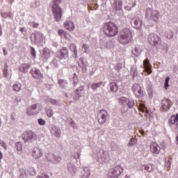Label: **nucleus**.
Returning <instances> with one entry per match:
<instances>
[{
  "mask_svg": "<svg viewBox=\"0 0 178 178\" xmlns=\"http://www.w3.org/2000/svg\"><path fill=\"white\" fill-rule=\"evenodd\" d=\"M139 106H140V108H139V109H140V111H141V109H145V104H140V105H139Z\"/></svg>",
  "mask_w": 178,
  "mask_h": 178,
  "instance_id": "nucleus-50",
  "label": "nucleus"
},
{
  "mask_svg": "<svg viewBox=\"0 0 178 178\" xmlns=\"http://www.w3.org/2000/svg\"><path fill=\"white\" fill-rule=\"evenodd\" d=\"M40 113V111L37 109V104L29 106L26 109V115L28 116H34Z\"/></svg>",
  "mask_w": 178,
  "mask_h": 178,
  "instance_id": "nucleus-10",
  "label": "nucleus"
},
{
  "mask_svg": "<svg viewBox=\"0 0 178 178\" xmlns=\"http://www.w3.org/2000/svg\"><path fill=\"white\" fill-rule=\"evenodd\" d=\"M3 158V154H2V152H0V160Z\"/></svg>",
  "mask_w": 178,
  "mask_h": 178,
  "instance_id": "nucleus-57",
  "label": "nucleus"
},
{
  "mask_svg": "<svg viewBox=\"0 0 178 178\" xmlns=\"http://www.w3.org/2000/svg\"><path fill=\"white\" fill-rule=\"evenodd\" d=\"M38 124H40V126H45V120H42V119H39L38 120Z\"/></svg>",
  "mask_w": 178,
  "mask_h": 178,
  "instance_id": "nucleus-44",
  "label": "nucleus"
},
{
  "mask_svg": "<svg viewBox=\"0 0 178 178\" xmlns=\"http://www.w3.org/2000/svg\"><path fill=\"white\" fill-rule=\"evenodd\" d=\"M13 91H15L16 92H19V91H21L22 90V83H15L13 86Z\"/></svg>",
  "mask_w": 178,
  "mask_h": 178,
  "instance_id": "nucleus-29",
  "label": "nucleus"
},
{
  "mask_svg": "<svg viewBox=\"0 0 178 178\" xmlns=\"http://www.w3.org/2000/svg\"><path fill=\"white\" fill-rule=\"evenodd\" d=\"M37 178H49V177L48 175H44V177L39 175Z\"/></svg>",
  "mask_w": 178,
  "mask_h": 178,
  "instance_id": "nucleus-53",
  "label": "nucleus"
},
{
  "mask_svg": "<svg viewBox=\"0 0 178 178\" xmlns=\"http://www.w3.org/2000/svg\"><path fill=\"white\" fill-rule=\"evenodd\" d=\"M125 10H131V7L129 6H125Z\"/></svg>",
  "mask_w": 178,
  "mask_h": 178,
  "instance_id": "nucleus-54",
  "label": "nucleus"
},
{
  "mask_svg": "<svg viewBox=\"0 0 178 178\" xmlns=\"http://www.w3.org/2000/svg\"><path fill=\"white\" fill-rule=\"evenodd\" d=\"M77 95H79V97L81 98L84 95V86H79L77 89L75 90Z\"/></svg>",
  "mask_w": 178,
  "mask_h": 178,
  "instance_id": "nucleus-26",
  "label": "nucleus"
},
{
  "mask_svg": "<svg viewBox=\"0 0 178 178\" xmlns=\"http://www.w3.org/2000/svg\"><path fill=\"white\" fill-rule=\"evenodd\" d=\"M122 173H123V168H122L120 166L115 167L113 171V178L119 177Z\"/></svg>",
  "mask_w": 178,
  "mask_h": 178,
  "instance_id": "nucleus-19",
  "label": "nucleus"
},
{
  "mask_svg": "<svg viewBox=\"0 0 178 178\" xmlns=\"http://www.w3.org/2000/svg\"><path fill=\"white\" fill-rule=\"evenodd\" d=\"M83 174L82 175V178H88L90 177L91 172H90V169L88 168H85L83 169Z\"/></svg>",
  "mask_w": 178,
  "mask_h": 178,
  "instance_id": "nucleus-30",
  "label": "nucleus"
},
{
  "mask_svg": "<svg viewBox=\"0 0 178 178\" xmlns=\"http://www.w3.org/2000/svg\"><path fill=\"white\" fill-rule=\"evenodd\" d=\"M20 31H21V33H23V31H24V28H20Z\"/></svg>",
  "mask_w": 178,
  "mask_h": 178,
  "instance_id": "nucleus-60",
  "label": "nucleus"
},
{
  "mask_svg": "<svg viewBox=\"0 0 178 178\" xmlns=\"http://www.w3.org/2000/svg\"><path fill=\"white\" fill-rule=\"evenodd\" d=\"M140 112H143V113L146 114H149V110L147 109V108H145V109H141Z\"/></svg>",
  "mask_w": 178,
  "mask_h": 178,
  "instance_id": "nucleus-49",
  "label": "nucleus"
},
{
  "mask_svg": "<svg viewBox=\"0 0 178 178\" xmlns=\"http://www.w3.org/2000/svg\"><path fill=\"white\" fill-rule=\"evenodd\" d=\"M43 58L44 59H48L51 57V51L48 48L43 49Z\"/></svg>",
  "mask_w": 178,
  "mask_h": 178,
  "instance_id": "nucleus-23",
  "label": "nucleus"
},
{
  "mask_svg": "<svg viewBox=\"0 0 178 178\" xmlns=\"http://www.w3.org/2000/svg\"><path fill=\"white\" fill-rule=\"evenodd\" d=\"M73 81H74V86H77V83H78V80H77V74H74V76L72 78Z\"/></svg>",
  "mask_w": 178,
  "mask_h": 178,
  "instance_id": "nucleus-43",
  "label": "nucleus"
},
{
  "mask_svg": "<svg viewBox=\"0 0 178 178\" xmlns=\"http://www.w3.org/2000/svg\"><path fill=\"white\" fill-rule=\"evenodd\" d=\"M3 54H4V55H8V52L6 51V50L5 49H3Z\"/></svg>",
  "mask_w": 178,
  "mask_h": 178,
  "instance_id": "nucleus-58",
  "label": "nucleus"
},
{
  "mask_svg": "<svg viewBox=\"0 0 178 178\" xmlns=\"http://www.w3.org/2000/svg\"><path fill=\"white\" fill-rule=\"evenodd\" d=\"M168 124L170 127H173V125H175L173 130H174V131H177V130H178V113L176 115H172L170 117V118L168 120Z\"/></svg>",
  "mask_w": 178,
  "mask_h": 178,
  "instance_id": "nucleus-8",
  "label": "nucleus"
},
{
  "mask_svg": "<svg viewBox=\"0 0 178 178\" xmlns=\"http://www.w3.org/2000/svg\"><path fill=\"white\" fill-rule=\"evenodd\" d=\"M70 49L72 52L74 53V55L75 56V58H77V47H76V44H74V43H72L70 44Z\"/></svg>",
  "mask_w": 178,
  "mask_h": 178,
  "instance_id": "nucleus-25",
  "label": "nucleus"
},
{
  "mask_svg": "<svg viewBox=\"0 0 178 178\" xmlns=\"http://www.w3.org/2000/svg\"><path fill=\"white\" fill-rule=\"evenodd\" d=\"M145 18L148 20H153L155 23L159 22V13L156 10H152L150 8L146 9Z\"/></svg>",
  "mask_w": 178,
  "mask_h": 178,
  "instance_id": "nucleus-3",
  "label": "nucleus"
},
{
  "mask_svg": "<svg viewBox=\"0 0 178 178\" xmlns=\"http://www.w3.org/2000/svg\"><path fill=\"white\" fill-rule=\"evenodd\" d=\"M142 52L141 47L138 44H137L135 47L134 51L133 52V54L134 56H138L140 55V53Z\"/></svg>",
  "mask_w": 178,
  "mask_h": 178,
  "instance_id": "nucleus-28",
  "label": "nucleus"
},
{
  "mask_svg": "<svg viewBox=\"0 0 178 178\" xmlns=\"http://www.w3.org/2000/svg\"><path fill=\"white\" fill-rule=\"evenodd\" d=\"M137 138H132L130 139L128 145L129 147H133V145H134L135 144H137Z\"/></svg>",
  "mask_w": 178,
  "mask_h": 178,
  "instance_id": "nucleus-34",
  "label": "nucleus"
},
{
  "mask_svg": "<svg viewBox=\"0 0 178 178\" xmlns=\"http://www.w3.org/2000/svg\"><path fill=\"white\" fill-rule=\"evenodd\" d=\"M131 72L132 73L133 77H136V76H137V70H136V69H132Z\"/></svg>",
  "mask_w": 178,
  "mask_h": 178,
  "instance_id": "nucleus-48",
  "label": "nucleus"
},
{
  "mask_svg": "<svg viewBox=\"0 0 178 178\" xmlns=\"http://www.w3.org/2000/svg\"><path fill=\"white\" fill-rule=\"evenodd\" d=\"M64 83H66V81H65L63 79L58 80V84H60L62 86V84H64Z\"/></svg>",
  "mask_w": 178,
  "mask_h": 178,
  "instance_id": "nucleus-51",
  "label": "nucleus"
},
{
  "mask_svg": "<svg viewBox=\"0 0 178 178\" xmlns=\"http://www.w3.org/2000/svg\"><path fill=\"white\" fill-rule=\"evenodd\" d=\"M24 143H32L33 140H37V134L33 131H26L22 134Z\"/></svg>",
  "mask_w": 178,
  "mask_h": 178,
  "instance_id": "nucleus-4",
  "label": "nucleus"
},
{
  "mask_svg": "<svg viewBox=\"0 0 178 178\" xmlns=\"http://www.w3.org/2000/svg\"><path fill=\"white\" fill-rule=\"evenodd\" d=\"M70 35H66V37H65V40H67L69 38Z\"/></svg>",
  "mask_w": 178,
  "mask_h": 178,
  "instance_id": "nucleus-64",
  "label": "nucleus"
},
{
  "mask_svg": "<svg viewBox=\"0 0 178 178\" xmlns=\"http://www.w3.org/2000/svg\"><path fill=\"white\" fill-rule=\"evenodd\" d=\"M71 124H76V122H74V121H72Z\"/></svg>",
  "mask_w": 178,
  "mask_h": 178,
  "instance_id": "nucleus-61",
  "label": "nucleus"
},
{
  "mask_svg": "<svg viewBox=\"0 0 178 178\" xmlns=\"http://www.w3.org/2000/svg\"><path fill=\"white\" fill-rule=\"evenodd\" d=\"M161 108L164 112H168L170 109V100L169 99L162 100Z\"/></svg>",
  "mask_w": 178,
  "mask_h": 178,
  "instance_id": "nucleus-17",
  "label": "nucleus"
},
{
  "mask_svg": "<svg viewBox=\"0 0 178 178\" xmlns=\"http://www.w3.org/2000/svg\"><path fill=\"white\" fill-rule=\"evenodd\" d=\"M1 147H3V148H4V149H6V150L8 149V145L3 140H1Z\"/></svg>",
  "mask_w": 178,
  "mask_h": 178,
  "instance_id": "nucleus-47",
  "label": "nucleus"
},
{
  "mask_svg": "<svg viewBox=\"0 0 178 178\" xmlns=\"http://www.w3.org/2000/svg\"><path fill=\"white\" fill-rule=\"evenodd\" d=\"M89 47L88 44H83L82 46V49H83L84 52H86V54H88V49H89Z\"/></svg>",
  "mask_w": 178,
  "mask_h": 178,
  "instance_id": "nucleus-40",
  "label": "nucleus"
},
{
  "mask_svg": "<svg viewBox=\"0 0 178 178\" xmlns=\"http://www.w3.org/2000/svg\"><path fill=\"white\" fill-rule=\"evenodd\" d=\"M127 105L128 108H129V109H131L133 108V106H134V100L128 99Z\"/></svg>",
  "mask_w": 178,
  "mask_h": 178,
  "instance_id": "nucleus-36",
  "label": "nucleus"
},
{
  "mask_svg": "<svg viewBox=\"0 0 178 178\" xmlns=\"http://www.w3.org/2000/svg\"><path fill=\"white\" fill-rule=\"evenodd\" d=\"M57 58L58 59H66L67 58H69V49H67V47H63L58 51L57 54Z\"/></svg>",
  "mask_w": 178,
  "mask_h": 178,
  "instance_id": "nucleus-9",
  "label": "nucleus"
},
{
  "mask_svg": "<svg viewBox=\"0 0 178 178\" xmlns=\"http://www.w3.org/2000/svg\"><path fill=\"white\" fill-rule=\"evenodd\" d=\"M32 76L33 79H36L38 80L44 79V75L42 74V73H41V71L38 69H35L34 70H32Z\"/></svg>",
  "mask_w": 178,
  "mask_h": 178,
  "instance_id": "nucleus-18",
  "label": "nucleus"
},
{
  "mask_svg": "<svg viewBox=\"0 0 178 178\" xmlns=\"http://www.w3.org/2000/svg\"><path fill=\"white\" fill-rule=\"evenodd\" d=\"M35 54H36L35 49H34V47H31V54L32 55V56L35 58V56H36Z\"/></svg>",
  "mask_w": 178,
  "mask_h": 178,
  "instance_id": "nucleus-41",
  "label": "nucleus"
},
{
  "mask_svg": "<svg viewBox=\"0 0 178 178\" xmlns=\"http://www.w3.org/2000/svg\"><path fill=\"white\" fill-rule=\"evenodd\" d=\"M19 70L22 72L23 73H27L29 72V69H30V65L29 64H21L19 67Z\"/></svg>",
  "mask_w": 178,
  "mask_h": 178,
  "instance_id": "nucleus-22",
  "label": "nucleus"
},
{
  "mask_svg": "<svg viewBox=\"0 0 178 178\" xmlns=\"http://www.w3.org/2000/svg\"><path fill=\"white\" fill-rule=\"evenodd\" d=\"M97 119L99 124H104L108 119V112L105 110H100L97 113Z\"/></svg>",
  "mask_w": 178,
  "mask_h": 178,
  "instance_id": "nucleus-7",
  "label": "nucleus"
},
{
  "mask_svg": "<svg viewBox=\"0 0 178 178\" xmlns=\"http://www.w3.org/2000/svg\"><path fill=\"white\" fill-rule=\"evenodd\" d=\"M168 40H172L173 38V32H170L167 34Z\"/></svg>",
  "mask_w": 178,
  "mask_h": 178,
  "instance_id": "nucleus-46",
  "label": "nucleus"
},
{
  "mask_svg": "<svg viewBox=\"0 0 178 178\" xmlns=\"http://www.w3.org/2000/svg\"><path fill=\"white\" fill-rule=\"evenodd\" d=\"M143 68L145 69V72L147 73V74H151L152 73V65L149 63V60L147 58L143 60Z\"/></svg>",
  "mask_w": 178,
  "mask_h": 178,
  "instance_id": "nucleus-15",
  "label": "nucleus"
},
{
  "mask_svg": "<svg viewBox=\"0 0 178 178\" xmlns=\"http://www.w3.org/2000/svg\"><path fill=\"white\" fill-rule=\"evenodd\" d=\"M147 40L151 45H158V42L161 41V38L155 33H152L149 35Z\"/></svg>",
  "mask_w": 178,
  "mask_h": 178,
  "instance_id": "nucleus-11",
  "label": "nucleus"
},
{
  "mask_svg": "<svg viewBox=\"0 0 178 178\" xmlns=\"http://www.w3.org/2000/svg\"><path fill=\"white\" fill-rule=\"evenodd\" d=\"M132 91L137 98H141L144 97V91L143 88L138 83H134L132 86Z\"/></svg>",
  "mask_w": 178,
  "mask_h": 178,
  "instance_id": "nucleus-5",
  "label": "nucleus"
},
{
  "mask_svg": "<svg viewBox=\"0 0 178 178\" xmlns=\"http://www.w3.org/2000/svg\"><path fill=\"white\" fill-rule=\"evenodd\" d=\"M103 84H104V82H102V81H99L97 83H92L90 85V87H91L92 90L95 91V90H97V88H99V87H101V86H102Z\"/></svg>",
  "mask_w": 178,
  "mask_h": 178,
  "instance_id": "nucleus-24",
  "label": "nucleus"
},
{
  "mask_svg": "<svg viewBox=\"0 0 178 178\" xmlns=\"http://www.w3.org/2000/svg\"><path fill=\"white\" fill-rule=\"evenodd\" d=\"M71 97L74 101H79L80 99V96L77 94L76 90L72 92Z\"/></svg>",
  "mask_w": 178,
  "mask_h": 178,
  "instance_id": "nucleus-31",
  "label": "nucleus"
},
{
  "mask_svg": "<svg viewBox=\"0 0 178 178\" xmlns=\"http://www.w3.org/2000/svg\"><path fill=\"white\" fill-rule=\"evenodd\" d=\"M16 149L19 154H22V151L23 149V146L22 145V143L20 142H17L16 144Z\"/></svg>",
  "mask_w": 178,
  "mask_h": 178,
  "instance_id": "nucleus-33",
  "label": "nucleus"
},
{
  "mask_svg": "<svg viewBox=\"0 0 178 178\" xmlns=\"http://www.w3.org/2000/svg\"><path fill=\"white\" fill-rule=\"evenodd\" d=\"M65 96L67 98H69V95H67V93H65Z\"/></svg>",
  "mask_w": 178,
  "mask_h": 178,
  "instance_id": "nucleus-62",
  "label": "nucleus"
},
{
  "mask_svg": "<svg viewBox=\"0 0 178 178\" xmlns=\"http://www.w3.org/2000/svg\"><path fill=\"white\" fill-rule=\"evenodd\" d=\"M149 148L152 154H156V155H158V154L161 152V147H159V145H158L155 142H152L150 143Z\"/></svg>",
  "mask_w": 178,
  "mask_h": 178,
  "instance_id": "nucleus-14",
  "label": "nucleus"
},
{
  "mask_svg": "<svg viewBox=\"0 0 178 178\" xmlns=\"http://www.w3.org/2000/svg\"><path fill=\"white\" fill-rule=\"evenodd\" d=\"M58 34L60 35V37H62L63 35L64 37H66V35H70L67 32L63 31V29H60L58 32Z\"/></svg>",
  "mask_w": 178,
  "mask_h": 178,
  "instance_id": "nucleus-37",
  "label": "nucleus"
},
{
  "mask_svg": "<svg viewBox=\"0 0 178 178\" xmlns=\"http://www.w3.org/2000/svg\"><path fill=\"white\" fill-rule=\"evenodd\" d=\"M29 26H31V27L32 29H38L40 24L35 22H29Z\"/></svg>",
  "mask_w": 178,
  "mask_h": 178,
  "instance_id": "nucleus-35",
  "label": "nucleus"
},
{
  "mask_svg": "<svg viewBox=\"0 0 178 178\" xmlns=\"http://www.w3.org/2000/svg\"><path fill=\"white\" fill-rule=\"evenodd\" d=\"M148 116H149V114L145 113V118H147V119H148Z\"/></svg>",
  "mask_w": 178,
  "mask_h": 178,
  "instance_id": "nucleus-59",
  "label": "nucleus"
},
{
  "mask_svg": "<svg viewBox=\"0 0 178 178\" xmlns=\"http://www.w3.org/2000/svg\"><path fill=\"white\" fill-rule=\"evenodd\" d=\"M104 31L107 37H112V22L104 24Z\"/></svg>",
  "mask_w": 178,
  "mask_h": 178,
  "instance_id": "nucleus-13",
  "label": "nucleus"
},
{
  "mask_svg": "<svg viewBox=\"0 0 178 178\" xmlns=\"http://www.w3.org/2000/svg\"><path fill=\"white\" fill-rule=\"evenodd\" d=\"M69 166H72V164H69L67 168L68 170H70V168H69Z\"/></svg>",
  "mask_w": 178,
  "mask_h": 178,
  "instance_id": "nucleus-63",
  "label": "nucleus"
},
{
  "mask_svg": "<svg viewBox=\"0 0 178 178\" xmlns=\"http://www.w3.org/2000/svg\"><path fill=\"white\" fill-rule=\"evenodd\" d=\"M16 116V113H13L10 115V119H12V120H15V117Z\"/></svg>",
  "mask_w": 178,
  "mask_h": 178,
  "instance_id": "nucleus-52",
  "label": "nucleus"
},
{
  "mask_svg": "<svg viewBox=\"0 0 178 178\" xmlns=\"http://www.w3.org/2000/svg\"><path fill=\"white\" fill-rule=\"evenodd\" d=\"M46 159L52 163H59L62 161V157L59 155L54 154V153H49L46 155Z\"/></svg>",
  "mask_w": 178,
  "mask_h": 178,
  "instance_id": "nucleus-6",
  "label": "nucleus"
},
{
  "mask_svg": "<svg viewBox=\"0 0 178 178\" xmlns=\"http://www.w3.org/2000/svg\"><path fill=\"white\" fill-rule=\"evenodd\" d=\"M32 156L34 159H40L43 155L42 151L38 147H35L32 150Z\"/></svg>",
  "mask_w": 178,
  "mask_h": 178,
  "instance_id": "nucleus-16",
  "label": "nucleus"
},
{
  "mask_svg": "<svg viewBox=\"0 0 178 178\" xmlns=\"http://www.w3.org/2000/svg\"><path fill=\"white\" fill-rule=\"evenodd\" d=\"M64 27L68 31H74V23L72 21H67L64 23Z\"/></svg>",
  "mask_w": 178,
  "mask_h": 178,
  "instance_id": "nucleus-20",
  "label": "nucleus"
},
{
  "mask_svg": "<svg viewBox=\"0 0 178 178\" xmlns=\"http://www.w3.org/2000/svg\"><path fill=\"white\" fill-rule=\"evenodd\" d=\"M47 115L48 118H52V116H54V111H52V109L49 110L47 111Z\"/></svg>",
  "mask_w": 178,
  "mask_h": 178,
  "instance_id": "nucleus-42",
  "label": "nucleus"
},
{
  "mask_svg": "<svg viewBox=\"0 0 178 178\" xmlns=\"http://www.w3.org/2000/svg\"><path fill=\"white\" fill-rule=\"evenodd\" d=\"M128 101H129V99L127 97H120L119 99V102L120 104H122V105H124V104H127Z\"/></svg>",
  "mask_w": 178,
  "mask_h": 178,
  "instance_id": "nucleus-38",
  "label": "nucleus"
},
{
  "mask_svg": "<svg viewBox=\"0 0 178 178\" xmlns=\"http://www.w3.org/2000/svg\"><path fill=\"white\" fill-rule=\"evenodd\" d=\"M169 80H170V77L167 76L165 79V83H164V87H165V90H168V87H169Z\"/></svg>",
  "mask_w": 178,
  "mask_h": 178,
  "instance_id": "nucleus-39",
  "label": "nucleus"
},
{
  "mask_svg": "<svg viewBox=\"0 0 178 178\" xmlns=\"http://www.w3.org/2000/svg\"><path fill=\"white\" fill-rule=\"evenodd\" d=\"M115 8V10H120L122 9V6L123 5V3L120 0H117L114 1Z\"/></svg>",
  "mask_w": 178,
  "mask_h": 178,
  "instance_id": "nucleus-27",
  "label": "nucleus"
},
{
  "mask_svg": "<svg viewBox=\"0 0 178 178\" xmlns=\"http://www.w3.org/2000/svg\"><path fill=\"white\" fill-rule=\"evenodd\" d=\"M112 31H113V37L115 35H118V33H119V29H118V26L115 24H113L112 26Z\"/></svg>",
  "mask_w": 178,
  "mask_h": 178,
  "instance_id": "nucleus-32",
  "label": "nucleus"
},
{
  "mask_svg": "<svg viewBox=\"0 0 178 178\" xmlns=\"http://www.w3.org/2000/svg\"><path fill=\"white\" fill-rule=\"evenodd\" d=\"M62 0H52L51 3L52 16L56 22L62 20L63 9L60 7Z\"/></svg>",
  "mask_w": 178,
  "mask_h": 178,
  "instance_id": "nucleus-1",
  "label": "nucleus"
},
{
  "mask_svg": "<svg viewBox=\"0 0 178 178\" xmlns=\"http://www.w3.org/2000/svg\"><path fill=\"white\" fill-rule=\"evenodd\" d=\"M118 84L116 83H114V84H113L112 91H114V92H116V91H118Z\"/></svg>",
  "mask_w": 178,
  "mask_h": 178,
  "instance_id": "nucleus-45",
  "label": "nucleus"
},
{
  "mask_svg": "<svg viewBox=\"0 0 178 178\" xmlns=\"http://www.w3.org/2000/svg\"><path fill=\"white\" fill-rule=\"evenodd\" d=\"M131 22L133 27L137 30H140L143 26V19L140 17H134Z\"/></svg>",
  "mask_w": 178,
  "mask_h": 178,
  "instance_id": "nucleus-12",
  "label": "nucleus"
},
{
  "mask_svg": "<svg viewBox=\"0 0 178 178\" xmlns=\"http://www.w3.org/2000/svg\"><path fill=\"white\" fill-rule=\"evenodd\" d=\"M118 41L120 44H122L123 45L130 44V42L133 41V34L131 33V31L129 29H124L121 31L120 32Z\"/></svg>",
  "mask_w": 178,
  "mask_h": 178,
  "instance_id": "nucleus-2",
  "label": "nucleus"
},
{
  "mask_svg": "<svg viewBox=\"0 0 178 178\" xmlns=\"http://www.w3.org/2000/svg\"><path fill=\"white\" fill-rule=\"evenodd\" d=\"M167 168H170V161H168L166 165Z\"/></svg>",
  "mask_w": 178,
  "mask_h": 178,
  "instance_id": "nucleus-56",
  "label": "nucleus"
},
{
  "mask_svg": "<svg viewBox=\"0 0 178 178\" xmlns=\"http://www.w3.org/2000/svg\"><path fill=\"white\" fill-rule=\"evenodd\" d=\"M51 104H52V105L56 104V100H51Z\"/></svg>",
  "mask_w": 178,
  "mask_h": 178,
  "instance_id": "nucleus-55",
  "label": "nucleus"
},
{
  "mask_svg": "<svg viewBox=\"0 0 178 178\" xmlns=\"http://www.w3.org/2000/svg\"><path fill=\"white\" fill-rule=\"evenodd\" d=\"M142 168H144L145 170L151 173V172H154V169L155 168V165L152 163H147V165H143Z\"/></svg>",
  "mask_w": 178,
  "mask_h": 178,
  "instance_id": "nucleus-21",
  "label": "nucleus"
}]
</instances>
